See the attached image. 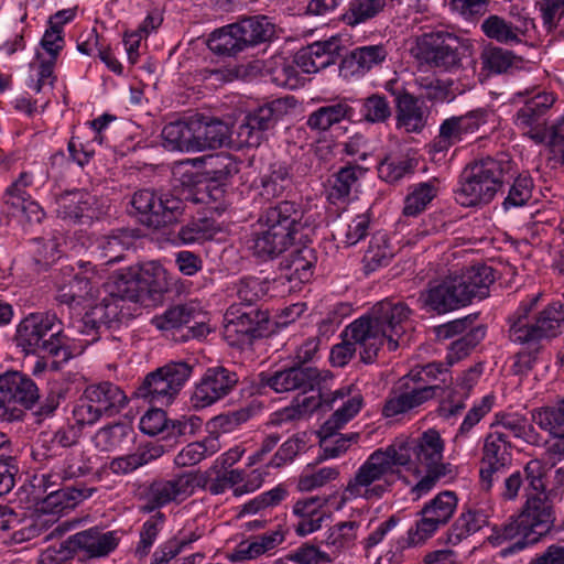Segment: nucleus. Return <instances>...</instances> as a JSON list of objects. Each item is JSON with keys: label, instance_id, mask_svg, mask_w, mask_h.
I'll return each instance as SVG.
<instances>
[{"label": "nucleus", "instance_id": "69168bd1", "mask_svg": "<svg viewBox=\"0 0 564 564\" xmlns=\"http://www.w3.org/2000/svg\"><path fill=\"white\" fill-rule=\"evenodd\" d=\"M239 172V164L229 154L220 153L206 161V175L212 182L223 184Z\"/></svg>", "mask_w": 564, "mask_h": 564}, {"label": "nucleus", "instance_id": "09e8293b", "mask_svg": "<svg viewBox=\"0 0 564 564\" xmlns=\"http://www.w3.org/2000/svg\"><path fill=\"white\" fill-rule=\"evenodd\" d=\"M56 213L58 217L69 220H78L95 204V198L85 191H72L62 194L57 200Z\"/></svg>", "mask_w": 564, "mask_h": 564}, {"label": "nucleus", "instance_id": "774afa93", "mask_svg": "<svg viewBox=\"0 0 564 564\" xmlns=\"http://www.w3.org/2000/svg\"><path fill=\"white\" fill-rule=\"evenodd\" d=\"M339 469L337 467H322L315 469L307 466L300 475L297 488L300 491H312L337 479Z\"/></svg>", "mask_w": 564, "mask_h": 564}, {"label": "nucleus", "instance_id": "bf43d9fd", "mask_svg": "<svg viewBox=\"0 0 564 564\" xmlns=\"http://www.w3.org/2000/svg\"><path fill=\"white\" fill-rule=\"evenodd\" d=\"M360 525L361 523L356 520L337 523L328 531L325 540L326 546L334 550V555H339L354 545Z\"/></svg>", "mask_w": 564, "mask_h": 564}, {"label": "nucleus", "instance_id": "ea45409f", "mask_svg": "<svg viewBox=\"0 0 564 564\" xmlns=\"http://www.w3.org/2000/svg\"><path fill=\"white\" fill-rule=\"evenodd\" d=\"M240 28L246 37L249 47L268 43L278 37V26L273 20L267 15L245 17L239 21Z\"/></svg>", "mask_w": 564, "mask_h": 564}, {"label": "nucleus", "instance_id": "1a4fd4ad", "mask_svg": "<svg viewBox=\"0 0 564 564\" xmlns=\"http://www.w3.org/2000/svg\"><path fill=\"white\" fill-rule=\"evenodd\" d=\"M59 321L52 313H31L18 325L15 343L26 354L58 356L63 349Z\"/></svg>", "mask_w": 564, "mask_h": 564}, {"label": "nucleus", "instance_id": "6e6d98bb", "mask_svg": "<svg viewBox=\"0 0 564 564\" xmlns=\"http://www.w3.org/2000/svg\"><path fill=\"white\" fill-rule=\"evenodd\" d=\"M481 32L490 40H495L501 44H519L522 42L516 31H520L521 26H511L510 23L498 14H490L480 25Z\"/></svg>", "mask_w": 564, "mask_h": 564}, {"label": "nucleus", "instance_id": "b1692460", "mask_svg": "<svg viewBox=\"0 0 564 564\" xmlns=\"http://www.w3.org/2000/svg\"><path fill=\"white\" fill-rule=\"evenodd\" d=\"M339 51L340 42L336 37L324 42H315L301 48L294 56V63L303 73H317L334 64Z\"/></svg>", "mask_w": 564, "mask_h": 564}, {"label": "nucleus", "instance_id": "e2e57ef3", "mask_svg": "<svg viewBox=\"0 0 564 564\" xmlns=\"http://www.w3.org/2000/svg\"><path fill=\"white\" fill-rule=\"evenodd\" d=\"M165 521V516L158 512L155 516L149 518L141 527L139 533V542L134 549V555L139 560L145 558L155 543L162 525Z\"/></svg>", "mask_w": 564, "mask_h": 564}, {"label": "nucleus", "instance_id": "9b49d317", "mask_svg": "<svg viewBox=\"0 0 564 564\" xmlns=\"http://www.w3.org/2000/svg\"><path fill=\"white\" fill-rule=\"evenodd\" d=\"M130 204L140 223L153 229L180 223L187 208L186 202L174 193L166 192L158 196L150 189L135 192Z\"/></svg>", "mask_w": 564, "mask_h": 564}, {"label": "nucleus", "instance_id": "0eeeda50", "mask_svg": "<svg viewBox=\"0 0 564 564\" xmlns=\"http://www.w3.org/2000/svg\"><path fill=\"white\" fill-rule=\"evenodd\" d=\"M458 505L457 495L454 491L445 490L437 494L424 505L420 514L422 518L415 525L410 528L406 538H400L395 545L386 554L387 560L393 564L403 561L402 552L430 539L442 525L448 523L455 513Z\"/></svg>", "mask_w": 564, "mask_h": 564}, {"label": "nucleus", "instance_id": "ddd939ff", "mask_svg": "<svg viewBox=\"0 0 564 564\" xmlns=\"http://www.w3.org/2000/svg\"><path fill=\"white\" fill-rule=\"evenodd\" d=\"M193 367L185 361L169 362L150 372L135 394L150 403L167 405L189 379Z\"/></svg>", "mask_w": 564, "mask_h": 564}, {"label": "nucleus", "instance_id": "4d7b16f0", "mask_svg": "<svg viewBox=\"0 0 564 564\" xmlns=\"http://www.w3.org/2000/svg\"><path fill=\"white\" fill-rule=\"evenodd\" d=\"M394 252L389 243L386 234L377 232L372 236L368 249L364 254V265L367 272L376 271L377 269L388 265Z\"/></svg>", "mask_w": 564, "mask_h": 564}, {"label": "nucleus", "instance_id": "0e129e2a", "mask_svg": "<svg viewBox=\"0 0 564 564\" xmlns=\"http://www.w3.org/2000/svg\"><path fill=\"white\" fill-rule=\"evenodd\" d=\"M218 449L215 440H204L186 445L174 458L177 467L194 466Z\"/></svg>", "mask_w": 564, "mask_h": 564}, {"label": "nucleus", "instance_id": "7c9ffc66", "mask_svg": "<svg viewBox=\"0 0 564 564\" xmlns=\"http://www.w3.org/2000/svg\"><path fill=\"white\" fill-rule=\"evenodd\" d=\"M292 240L257 221L251 234L250 246L253 254L261 260L273 259L284 252Z\"/></svg>", "mask_w": 564, "mask_h": 564}, {"label": "nucleus", "instance_id": "a878e982", "mask_svg": "<svg viewBox=\"0 0 564 564\" xmlns=\"http://www.w3.org/2000/svg\"><path fill=\"white\" fill-rule=\"evenodd\" d=\"M429 118L424 101L410 93H403L395 99V126L408 133L421 132Z\"/></svg>", "mask_w": 564, "mask_h": 564}, {"label": "nucleus", "instance_id": "f257e3e1", "mask_svg": "<svg viewBox=\"0 0 564 564\" xmlns=\"http://www.w3.org/2000/svg\"><path fill=\"white\" fill-rule=\"evenodd\" d=\"M412 315L406 303L387 299L347 325L346 336L357 346L360 360L372 364L384 346L394 351L408 343L405 334L413 327Z\"/></svg>", "mask_w": 564, "mask_h": 564}, {"label": "nucleus", "instance_id": "8fccbe9b", "mask_svg": "<svg viewBox=\"0 0 564 564\" xmlns=\"http://www.w3.org/2000/svg\"><path fill=\"white\" fill-rule=\"evenodd\" d=\"M200 315V311L194 302L178 304L170 307L163 314L154 316L152 324L161 330H170L187 325Z\"/></svg>", "mask_w": 564, "mask_h": 564}, {"label": "nucleus", "instance_id": "6e6552de", "mask_svg": "<svg viewBox=\"0 0 564 564\" xmlns=\"http://www.w3.org/2000/svg\"><path fill=\"white\" fill-rule=\"evenodd\" d=\"M528 481L527 500L519 516L523 530L541 538L546 534L555 521L553 499L546 494L544 468L540 460H530L524 466Z\"/></svg>", "mask_w": 564, "mask_h": 564}, {"label": "nucleus", "instance_id": "9d476101", "mask_svg": "<svg viewBox=\"0 0 564 564\" xmlns=\"http://www.w3.org/2000/svg\"><path fill=\"white\" fill-rule=\"evenodd\" d=\"M503 183V164L492 158L481 159L465 169L457 202L466 207L490 203Z\"/></svg>", "mask_w": 564, "mask_h": 564}, {"label": "nucleus", "instance_id": "052dcab7", "mask_svg": "<svg viewBox=\"0 0 564 564\" xmlns=\"http://www.w3.org/2000/svg\"><path fill=\"white\" fill-rule=\"evenodd\" d=\"M531 421L553 436L564 435V399L557 406H546L532 411Z\"/></svg>", "mask_w": 564, "mask_h": 564}, {"label": "nucleus", "instance_id": "f8f14e48", "mask_svg": "<svg viewBox=\"0 0 564 564\" xmlns=\"http://www.w3.org/2000/svg\"><path fill=\"white\" fill-rule=\"evenodd\" d=\"M512 100L523 102L513 117L516 127L536 143L544 142L547 137L544 117L556 101V96L532 87L517 91Z\"/></svg>", "mask_w": 564, "mask_h": 564}, {"label": "nucleus", "instance_id": "f704fd0d", "mask_svg": "<svg viewBox=\"0 0 564 564\" xmlns=\"http://www.w3.org/2000/svg\"><path fill=\"white\" fill-rule=\"evenodd\" d=\"M194 119V150L221 148L229 141V127L220 120L205 121L202 118Z\"/></svg>", "mask_w": 564, "mask_h": 564}, {"label": "nucleus", "instance_id": "bb28decb", "mask_svg": "<svg viewBox=\"0 0 564 564\" xmlns=\"http://www.w3.org/2000/svg\"><path fill=\"white\" fill-rule=\"evenodd\" d=\"M440 389L438 384H424L404 392L391 393L383 404L382 415L384 417H394L405 414L433 399Z\"/></svg>", "mask_w": 564, "mask_h": 564}, {"label": "nucleus", "instance_id": "39448f33", "mask_svg": "<svg viewBox=\"0 0 564 564\" xmlns=\"http://www.w3.org/2000/svg\"><path fill=\"white\" fill-rule=\"evenodd\" d=\"M539 300V295L522 302L518 310L509 316V338L511 341L535 346L543 340L558 336L564 328V301L553 302L534 317L530 312Z\"/></svg>", "mask_w": 564, "mask_h": 564}, {"label": "nucleus", "instance_id": "f3484780", "mask_svg": "<svg viewBox=\"0 0 564 564\" xmlns=\"http://www.w3.org/2000/svg\"><path fill=\"white\" fill-rule=\"evenodd\" d=\"M334 381V376L328 370H319L315 367L293 366L272 375L262 376L263 386L271 388L276 393L300 390L303 393L325 389V383Z\"/></svg>", "mask_w": 564, "mask_h": 564}, {"label": "nucleus", "instance_id": "13d9d810", "mask_svg": "<svg viewBox=\"0 0 564 564\" xmlns=\"http://www.w3.org/2000/svg\"><path fill=\"white\" fill-rule=\"evenodd\" d=\"M482 459L485 463L506 466L511 459V443L499 431L489 433L484 442Z\"/></svg>", "mask_w": 564, "mask_h": 564}, {"label": "nucleus", "instance_id": "f03ea898", "mask_svg": "<svg viewBox=\"0 0 564 564\" xmlns=\"http://www.w3.org/2000/svg\"><path fill=\"white\" fill-rule=\"evenodd\" d=\"M494 281V270L478 263L430 283L429 289L421 292L419 300L433 311L446 313L466 306L475 299L487 297Z\"/></svg>", "mask_w": 564, "mask_h": 564}, {"label": "nucleus", "instance_id": "c9c22d12", "mask_svg": "<svg viewBox=\"0 0 564 564\" xmlns=\"http://www.w3.org/2000/svg\"><path fill=\"white\" fill-rule=\"evenodd\" d=\"M284 539L285 535L281 530H274L242 541L230 555V560L234 562L256 560L282 544Z\"/></svg>", "mask_w": 564, "mask_h": 564}, {"label": "nucleus", "instance_id": "412c9836", "mask_svg": "<svg viewBox=\"0 0 564 564\" xmlns=\"http://www.w3.org/2000/svg\"><path fill=\"white\" fill-rule=\"evenodd\" d=\"M288 111V99L278 98L250 112L239 127V135L246 137V142L259 141V133L274 127L276 121Z\"/></svg>", "mask_w": 564, "mask_h": 564}, {"label": "nucleus", "instance_id": "49530a36", "mask_svg": "<svg viewBox=\"0 0 564 564\" xmlns=\"http://www.w3.org/2000/svg\"><path fill=\"white\" fill-rule=\"evenodd\" d=\"M486 525H488L487 513L481 509L469 508L464 510L452 524L448 540L453 544H458Z\"/></svg>", "mask_w": 564, "mask_h": 564}, {"label": "nucleus", "instance_id": "37998d69", "mask_svg": "<svg viewBox=\"0 0 564 564\" xmlns=\"http://www.w3.org/2000/svg\"><path fill=\"white\" fill-rule=\"evenodd\" d=\"M491 426H500L528 444H536L540 438L527 415L520 412H498Z\"/></svg>", "mask_w": 564, "mask_h": 564}, {"label": "nucleus", "instance_id": "680f3d73", "mask_svg": "<svg viewBox=\"0 0 564 564\" xmlns=\"http://www.w3.org/2000/svg\"><path fill=\"white\" fill-rule=\"evenodd\" d=\"M131 242V236L126 230H119L98 239L97 247L106 263L117 262L123 258L124 250Z\"/></svg>", "mask_w": 564, "mask_h": 564}, {"label": "nucleus", "instance_id": "2eb2a0df", "mask_svg": "<svg viewBox=\"0 0 564 564\" xmlns=\"http://www.w3.org/2000/svg\"><path fill=\"white\" fill-rule=\"evenodd\" d=\"M197 474L186 471L170 479L158 478L140 488L138 498L143 512H152L170 503H181L191 497L197 487Z\"/></svg>", "mask_w": 564, "mask_h": 564}, {"label": "nucleus", "instance_id": "a18cd8bd", "mask_svg": "<svg viewBox=\"0 0 564 564\" xmlns=\"http://www.w3.org/2000/svg\"><path fill=\"white\" fill-rule=\"evenodd\" d=\"M193 128V118L167 123L162 130L164 148L170 151H195Z\"/></svg>", "mask_w": 564, "mask_h": 564}, {"label": "nucleus", "instance_id": "3c124183", "mask_svg": "<svg viewBox=\"0 0 564 564\" xmlns=\"http://www.w3.org/2000/svg\"><path fill=\"white\" fill-rule=\"evenodd\" d=\"M365 170L358 165H347L333 175L328 189V199L332 203L345 200L351 193L352 187L365 174Z\"/></svg>", "mask_w": 564, "mask_h": 564}, {"label": "nucleus", "instance_id": "20e7f679", "mask_svg": "<svg viewBox=\"0 0 564 564\" xmlns=\"http://www.w3.org/2000/svg\"><path fill=\"white\" fill-rule=\"evenodd\" d=\"M332 384L333 381L325 383V389H321L316 395L304 397L301 401L296 400L295 404L284 408L280 412V420H299L316 410H332L336 403H339L332 416L323 424L322 433L333 434L344 427L360 412L364 398L351 386L332 391Z\"/></svg>", "mask_w": 564, "mask_h": 564}, {"label": "nucleus", "instance_id": "a19ab883", "mask_svg": "<svg viewBox=\"0 0 564 564\" xmlns=\"http://www.w3.org/2000/svg\"><path fill=\"white\" fill-rule=\"evenodd\" d=\"M354 109L346 101L323 106L308 115L306 126L316 132H325L334 124L350 119Z\"/></svg>", "mask_w": 564, "mask_h": 564}, {"label": "nucleus", "instance_id": "4468645a", "mask_svg": "<svg viewBox=\"0 0 564 564\" xmlns=\"http://www.w3.org/2000/svg\"><path fill=\"white\" fill-rule=\"evenodd\" d=\"M39 399V388L28 375L7 371L0 376V420H22L24 410L33 408Z\"/></svg>", "mask_w": 564, "mask_h": 564}, {"label": "nucleus", "instance_id": "cd10ccee", "mask_svg": "<svg viewBox=\"0 0 564 564\" xmlns=\"http://www.w3.org/2000/svg\"><path fill=\"white\" fill-rule=\"evenodd\" d=\"M93 470L90 459L80 448H73L64 456L54 462L50 471L43 475L46 482L57 485L58 480H68L84 477Z\"/></svg>", "mask_w": 564, "mask_h": 564}, {"label": "nucleus", "instance_id": "393cba45", "mask_svg": "<svg viewBox=\"0 0 564 564\" xmlns=\"http://www.w3.org/2000/svg\"><path fill=\"white\" fill-rule=\"evenodd\" d=\"M302 216L303 213L295 203L284 200L267 208L258 221L293 241L294 235L302 228Z\"/></svg>", "mask_w": 564, "mask_h": 564}, {"label": "nucleus", "instance_id": "c756f323", "mask_svg": "<svg viewBox=\"0 0 564 564\" xmlns=\"http://www.w3.org/2000/svg\"><path fill=\"white\" fill-rule=\"evenodd\" d=\"M70 542L88 557H104L116 550L119 536L116 531H102L90 528L70 538Z\"/></svg>", "mask_w": 564, "mask_h": 564}, {"label": "nucleus", "instance_id": "58836bf2", "mask_svg": "<svg viewBox=\"0 0 564 564\" xmlns=\"http://www.w3.org/2000/svg\"><path fill=\"white\" fill-rule=\"evenodd\" d=\"M137 275L148 301L160 299L171 284L166 269L156 261L142 264Z\"/></svg>", "mask_w": 564, "mask_h": 564}, {"label": "nucleus", "instance_id": "e433bc0d", "mask_svg": "<svg viewBox=\"0 0 564 564\" xmlns=\"http://www.w3.org/2000/svg\"><path fill=\"white\" fill-rule=\"evenodd\" d=\"M208 47L217 55L235 56L248 48L239 22L215 30L208 39Z\"/></svg>", "mask_w": 564, "mask_h": 564}, {"label": "nucleus", "instance_id": "338daca9", "mask_svg": "<svg viewBox=\"0 0 564 564\" xmlns=\"http://www.w3.org/2000/svg\"><path fill=\"white\" fill-rule=\"evenodd\" d=\"M214 235V221L209 218H198L182 226L177 232V238L183 245H192L212 239Z\"/></svg>", "mask_w": 564, "mask_h": 564}, {"label": "nucleus", "instance_id": "dca6fc26", "mask_svg": "<svg viewBox=\"0 0 564 564\" xmlns=\"http://www.w3.org/2000/svg\"><path fill=\"white\" fill-rule=\"evenodd\" d=\"M401 466L438 467L443 462L445 441L436 429H427L417 437L395 441L391 444Z\"/></svg>", "mask_w": 564, "mask_h": 564}, {"label": "nucleus", "instance_id": "79ce46f5", "mask_svg": "<svg viewBox=\"0 0 564 564\" xmlns=\"http://www.w3.org/2000/svg\"><path fill=\"white\" fill-rule=\"evenodd\" d=\"M129 315L122 305V300L112 297L110 294L102 301L86 312L88 323H100L104 330L109 329L115 324L121 323Z\"/></svg>", "mask_w": 564, "mask_h": 564}, {"label": "nucleus", "instance_id": "603ef678", "mask_svg": "<svg viewBox=\"0 0 564 564\" xmlns=\"http://www.w3.org/2000/svg\"><path fill=\"white\" fill-rule=\"evenodd\" d=\"M109 294L122 300L123 306L126 301L148 304L145 291H143L137 274L129 273L115 276L109 283Z\"/></svg>", "mask_w": 564, "mask_h": 564}, {"label": "nucleus", "instance_id": "864d4df0", "mask_svg": "<svg viewBox=\"0 0 564 564\" xmlns=\"http://www.w3.org/2000/svg\"><path fill=\"white\" fill-rule=\"evenodd\" d=\"M494 403L495 398L492 395H485L473 405L454 436L453 441L456 445H464L473 437L475 427L492 410Z\"/></svg>", "mask_w": 564, "mask_h": 564}, {"label": "nucleus", "instance_id": "5fc2aeb1", "mask_svg": "<svg viewBox=\"0 0 564 564\" xmlns=\"http://www.w3.org/2000/svg\"><path fill=\"white\" fill-rule=\"evenodd\" d=\"M297 68L294 59L289 61L282 55L273 56L267 65L271 82L279 87L289 89H294L301 84Z\"/></svg>", "mask_w": 564, "mask_h": 564}, {"label": "nucleus", "instance_id": "de8ad7c7", "mask_svg": "<svg viewBox=\"0 0 564 564\" xmlns=\"http://www.w3.org/2000/svg\"><path fill=\"white\" fill-rule=\"evenodd\" d=\"M315 260L314 251L310 248H303L292 252L286 259V272L283 278L294 283L292 288L308 282L313 275Z\"/></svg>", "mask_w": 564, "mask_h": 564}, {"label": "nucleus", "instance_id": "423d86ee", "mask_svg": "<svg viewBox=\"0 0 564 564\" xmlns=\"http://www.w3.org/2000/svg\"><path fill=\"white\" fill-rule=\"evenodd\" d=\"M473 42L454 32L437 30L416 37L415 57L429 65L447 73L464 69L466 61L471 58Z\"/></svg>", "mask_w": 564, "mask_h": 564}, {"label": "nucleus", "instance_id": "4be33fe9", "mask_svg": "<svg viewBox=\"0 0 564 564\" xmlns=\"http://www.w3.org/2000/svg\"><path fill=\"white\" fill-rule=\"evenodd\" d=\"M538 541L539 538L530 539V533L523 530V524L519 518L510 519L501 525L494 527L491 534L487 538V542L494 547H500L505 543L512 542L500 549L498 555L501 558L516 555Z\"/></svg>", "mask_w": 564, "mask_h": 564}, {"label": "nucleus", "instance_id": "473e14b6", "mask_svg": "<svg viewBox=\"0 0 564 564\" xmlns=\"http://www.w3.org/2000/svg\"><path fill=\"white\" fill-rule=\"evenodd\" d=\"M165 453V448L159 443H147L140 445L135 452L113 458L109 463V469L112 474L122 476L128 475L138 468L160 458Z\"/></svg>", "mask_w": 564, "mask_h": 564}, {"label": "nucleus", "instance_id": "2f4dec72", "mask_svg": "<svg viewBox=\"0 0 564 564\" xmlns=\"http://www.w3.org/2000/svg\"><path fill=\"white\" fill-rule=\"evenodd\" d=\"M326 499L308 497L297 500L293 506V513L299 518L295 532L301 535L311 534L322 528L328 514L325 510Z\"/></svg>", "mask_w": 564, "mask_h": 564}, {"label": "nucleus", "instance_id": "a211bd4d", "mask_svg": "<svg viewBox=\"0 0 564 564\" xmlns=\"http://www.w3.org/2000/svg\"><path fill=\"white\" fill-rule=\"evenodd\" d=\"M224 333L232 343H251L253 338L263 336L269 323V314L258 307H243L232 304L224 316Z\"/></svg>", "mask_w": 564, "mask_h": 564}, {"label": "nucleus", "instance_id": "c85d7f7f", "mask_svg": "<svg viewBox=\"0 0 564 564\" xmlns=\"http://www.w3.org/2000/svg\"><path fill=\"white\" fill-rule=\"evenodd\" d=\"M99 283L100 278L94 268H85L58 289L57 301L67 305L80 304L97 294Z\"/></svg>", "mask_w": 564, "mask_h": 564}, {"label": "nucleus", "instance_id": "6ab92c4d", "mask_svg": "<svg viewBox=\"0 0 564 564\" xmlns=\"http://www.w3.org/2000/svg\"><path fill=\"white\" fill-rule=\"evenodd\" d=\"M238 375L223 366L208 368L196 383L191 401L194 408L204 409L227 397L237 386Z\"/></svg>", "mask_w": 564, "mask_h": 564}, {"label": "nucleus", "instance_id": "5701e85b", "mask_svg": "<svg viewBox=\"0 0 564 564\" xmlns=\"http://www.w3.org/2000/svg\"><path fill=\"white\" fill-rule=\"evenodd\" d=\"M388 54L383 44L358 46L343 58L340 75L345 78L362 77L371 69L381 66Z\"/></svg>", "mask_w": 564, "mask_h": 564}, {"label": "nucleus", "instance_id": "72a5a7b5", "mask_svg": "<svg viewBox=\"0 0 564 564\" xmlns=\"http://www.w3.org/2000/svg\"><path fill=\"white\" fill-rule=\"evenodd\" d=\"M94 489L65 487L50 492L39 505L42 513L59 516L73 509L79 501L91 496Z\"/></svg>", "mask_w": 564, "mask_h": 564}, {"label": "nucleus", "instance_id": "aec40b11", "mask_svg": "<svg viewBox=\"0 0 564 564\" xmlns=\"http://www.w3.org/2000/svg\"><path fill=\"white\" fill-rule=\"evenodd\" d=\"M492 116V111L486 108H478L464 116L445 119L440 126L438 135L434 141V149L436 151L448 150L451 147L462 142L466 137L478 132Z\"/></svg>", "mask_w": 564, "mask_h": 564}, {"label": "nucleus", "instance_id": "7ed1b4c3", "mask_svg": "<svg viewBox=\"0 0 564 564\" xmlns=\"http://www.w3.org/2000/svg\"><path fill=\"white\" fill-rule=\"evenodd\" d=\"M400 466L391 445L372 452L357 468L354 476L348 479L337 509H341L347 502L358 498L367 501L381 499L391 490Z\"/></svg>", "mask_w": 564, "mask_h": 564}, {"label": "nucleus", "instance_id": "c03bdc74", "mask_svg": "<svg viewBox=\"0 0 564 564\" xmlns=\"http://www.w3.org/2000/svg\"><path fill=\"white\" fill-rule=\"evenodd\" d=\"M437 194L438 182L435 178L412 185L404 198L403 216H419L427 208Z\"/></svg>", "mask_w": 564, "mask_h": 564}, {"label": "nucleus", "instance_id": "4c0bfd02", "mask_svg": "<svg viewBox=\"0 0 564 564\" xmlns=\"http://www.w3.org/2000/svg\"><path fill=\"white\" fill-rule=\"evenodd\" d=\"M89 402L95 403L105 415L118 413L127 403L124 392L115 383L105 381L88 386L85 391Z\"/></svg>", "mask_w": 564, "mask_h": 564}]
</instances>
